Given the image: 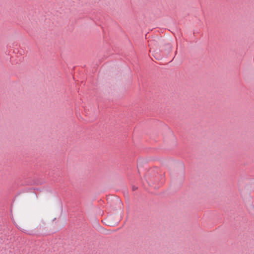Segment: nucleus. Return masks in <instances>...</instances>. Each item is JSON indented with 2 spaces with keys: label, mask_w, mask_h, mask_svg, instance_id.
<instances>
[{
  "label": "nucleus",
  "mask_w": 254,
  "mask_h": 254,
  "mask_svg": "<svg viewBox=\"0 0 254 254\" xmlns=\"http://www.w3.org/2000/svg\"><path fill=\"white\" fill-rule=\"evenodd\" d=\"M132 189H133V190H135L136 189H137V188L133 187Z\"/></svg>",
  "instance_id": "obj_1"
},
{
  "label": "nucleus",
  "mask_w": 254,
  "mask_h": 254,
  "mask_svg": "<svg viewBox=\"0 0 254 254\" xmlns=\"http://www.w3.org/2000/svg\"><path fill=\"white\" fill-rule=\"evenodd\" d=\"M28 234L30 235H33V234H32V233H28Z\"/></svg>",
  "instance_id": "obj_2"
}]
</instances>
